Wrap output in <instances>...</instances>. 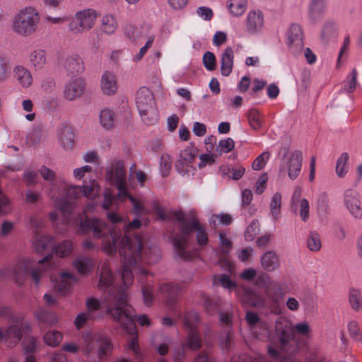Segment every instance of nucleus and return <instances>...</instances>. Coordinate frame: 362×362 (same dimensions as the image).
<instances>
[{"mask_svg":"<svg viewBox=\"0 0 362 362\" xmlns=\"http://www.w3.org/2000/svg\"><path fill=\"white\" fill-rule=\"evenodd\" d=\"M141 221L136 218L126 226L124 231L117 232L104 221L98 218L86 219L80 222V230L83 233L93 232L95 238H102V250L112 255L118 249L123 256V268L121 278L123 285L127 288L133 283L134 273L138 275L141 284L142 299L144 305L150 307L154 300V284L150 277L151 274L145 269V264L157 262L161 257L159 248L152 243L143 245L142 238L134 235L132 230L141 227Z\"/></svg>","mask_w":362,"mask_h":362,"instance_id":"obj_1","label":"nucleus"},{"mask_svg":"<svg viewBox=\"0 0 362 362\" xmlns=\"http://www.w3.org/2000/svg\"><path fill=\"white\" fill-rule=\"evenodd\" d=\"M124 287V286H119L115 283L108 262H103L100 269L98 288L106 293L105 303L107 313L132 337L128 343V349L135 354H139L140 350L136 338V313L134 308L127 302Z\"/></svg>","mask_w":362,"mask_h":362,"instance_id":"obj_2","label":"nucleus"},{"mask_svg":"<svg viewBox=\"0 0 362 362\" xmlns=\"http://www.w3.org/2000/svg\"><path fill=\"white\" fill-rule=\"evenodd\" d=\"M175 218L179 233L172 239L175 255L180 259L192 260L197 255L196 251L189 249V240L192 232H195L197 243L201 247L207 245L208 233L205 227L193 216L187 218L184 213L177 212L175 214Z\"/></svg>","mask_w":362,"mask_h":362,"instance_id":"obj_3","label":"nucleus"},{"mask_svg":"<svg viewBox=\"0 0 362 362\" xmlns=\"http://www.w3.org/2000/svg\"><path fill=\"white\" fill-rule=\"evenodd\" d=\"M100 185L95 180H92L90 185L76 186L67 183L65 180H61L55 192V185L52 183L47 190V194L53 202L54 206L62 212L66 217L74 207V200L81 194L86 197L93 199L100 193Z\"/></svg>","mask_w":362,"mask_h":362,"instance_id":"obj_4","label":"nucleus"},{"mask_svg":"<svg viewBox=\"0 0 362 362\" xmlns=\"http://www.w3.org/2000/svg\"><path fill=\"white\" fill-rule=\"evenodd\" d=\"M106 180L115 185L117 189V199L124 201L129 199L133 206L134 212L137 216L149 214L151 211L146 206L147 200L143 197L136 198L127 192L126 171L122 160L113 161L106 171Z\"/></svg>","mask_w":362,"mask_h":362,"instance_id":"obj_5","label":"nucleus"},{"mask_svg":"<svg viewBox=\"0 0 362 362\" xmlns=\"http://www.w3.org/2000/svg\"><path fill=\"white\" fill-rule=\"evenodd\" d=\"M275 338L273 343L277 344L279 349L286 352H294L298 349L296 334L307 337L311 332L307 322L293 325L291 321L284 317L278 318L275 322Z\"/></svg>","mask_w":362,"mask_h":362,"instance_id":"obj_6","label":"nucleus"},{"mask_svg":"<svg viewBox=\"0 0 362 362\" xmlns=\"http://www.w3.org/2000/svg\"><path fill=\"white\" fill-rule=\"evenodd\" d=\"M52 257V255H48L39 260L37 264L34 260L21 259L12 269L11 276L19 285L22 284L27 277L30 276L35 286H37L42 279L49 275V271L53 268V266L47 264Z\"/></svg>","mask_w":362,"mask_h":362,"instance_id":"obj_7","label":"nucleus"},{"mask_svg":"<svg viewBox=\"0 0 362 362\" xmlns=\"http://www.w3.org/2000/svg\"><path fill=\"white\" fill-rule=\"evenodd\" d=\"M40 21V13L35 8L24 6L14 14L11 28L18 35L30 36L37 30Z\"/></svg>","mask_w":362,"mask_h":362,"instance_id":"obj_8","label":"nucleus"},{"mask_svg":"<svg viewBox=\"0 0 362 362\" xmlns=\"http://www.w3.org/2000/svg\"><path fill=\"white\" fill-rule=\"evenodd\" d=\"M81 338V351L87 358L95 354L99 358L103 359L110 354L112 345L105 334L88 331L83 333Z\"/></svg>","mask_w":362,"mask_h":362,"instance_id":"obj_9","label":"nucleus"},{"mask_svg":"<svg viewBox=\"0 0 362 362\" xmlns=\"http://www.w3.org/2000/svg\"><path fill=\"white\" fill-rule=\"evenodd\" d=\"M136 104L144 122L151 125L158 121V114L156 108L154 97L148 88L142 87L137 90Z\"/></svg>","mask_w":362,"mask_h":362,"instance_id":"obj_10","label":"nucleus"},{"mask_svg":"<svg viewBox=\"0 0 362 362\" xmlns=\"http://www.w3.org/2000/svg\"><path fill=\"white\" fill-rule=\"evenodd\" d=\"M280 153H283V157L279 165V173L281 175L287 173L291 180L296 179L302 168V152L296 150L289 153V147L286 145L281 148Z\"/></svg>","mask_w":362,"mask_h":362,"instance_id":"obj_11","label":"nucleus"},{"mask_svg":"<svg viewBox=\"0 0 362 362\" xmlns=\"http://www.w3.org/2000/svg\"><path fill=\"white\" fill-rule=\"evenodd\" d=\"M183 325L187 332L186 341L184 343L187 347L192 351H196L201 348L202 341L197 326L199 323V317L194 311H188L185 313L183 317Z\"/></svg>","mask_w":362,"mask_h":362,"instance_id":"obj_12","label":"nucleus"},{"mask_svg":"<svg viewBox=\"0 0 362 362\" xmlns=\"http://www.w3.org/2000/svg\"><path fill=\"white\" fill-rule=\"evenodd\" d=\"M97 15L96 11L91 8L78 11L69 22V30L73 33L79 34L90 30L95 23Z\"/></svg>","mask_w":362,"mask_h":362,"instance_id":"obj_13","label":"nucleus"},{"mask_svg":"<svg viewBox=\"0 0 362 362\" xmlns=\"http://www.w3.org/2000/svg\"><path fill=\"white\" fill-rule=\"evenodd\" d=\"M249 333L255 339L269 341L270 343V345L268 346L269 355L274 358L279 357V352L278 349H279V346L277 344L273 343L272 339L275 338V334L274 336L271 335L270 326L267 321L263 322L255 327V328L251 329Z\"/></svg>","mask_w":362,"mask_h":362,"instance_id":"obj_14","label":"nucleus"},{"mask_svg":"<svg viewBox=\"0 0 362 362\" xmlns=\"http://www.w3.org/2000/svg\"><path fill=\"white\" fill-rule=\"evenodd\" d=\"M24 322L21 317H12V324L6 329L0 328V341H4L8 346H13L21 339Z\"/></svg>","mask_w":362,"mask_h":362,"instance_id":"obj_15","label":"nucleus"},{"mask_svg":"<svg viewBox=\"0 0 362 362\" xmlns=\"http://www.w3.org/2000/svg\"><path fill=\"white\" fill-rule=\"evenodd\" d=\"M343 204L354 219H362V201L358 191L353 189L345 190L343 194Z\"/></svg>","mask_w":362,"mask_h":362,"instance_id":"obj_16","label":"nucleus"},{"mask_svg":"<svg viewBox=\"0 0 362 362\" xmlns=\"http://www.w3.org/2000/svg\"><path fill=\"white\" fill-rule=\"evenodd\" d=\"M196 157V151L192 148H186L180 151V158L176 163L177 172L186 177H191L194 174L196 168L193 162Z\"/></svg>","mask_w":362,"mask_h":362,"instance_id":"obj_17","label":"nucleus"},{"mask_svg":"<svg viewBox=\"0 0 362 362\" xmlns=\"http://www.w3.org/2000/svg\"><path fill=\"white\" fill-rule=\"evenodd\" d=\"M180 289L177 284L165 282L159 284L157 293L163 298L166 307L174 310L175 305L179 299Z\"/></svg>","mask_w":362,"mask_h":362,"instance_id":"obj_18","label":"nucleus"},{"mask_svg":"<svg viewBox=\"0 0 362 362\" xmlns=\"http://www.w3.org/2000/svg\"><path fill=\"white\" fill-rule=\"evenodd\" d=\"M303 31L301 26L297 23H292L286 33V45L290 51L296 54L303 47Z\"/></svg>","mask_w":362,"mask_h":362,"instance_id":"obj_19","label":"nucleus"},{"mask_svg":"<svg viewBox=\"0 0 362 362\" xmlns=\"http://www.w3.org/2000/svg\"><path fill=\"white\" fill-rule=\"evenodd\" d=\"M236 295L244 307L262 308L265 305L264 298L250 288H239Z\"/></svg>","mask_w":362,"mask_h":362,"instance_id":"obj_20","label":"nucleus"},{"mask_svg":"<svg viewBox=\"0 0 362 362\" xmlns=\"http://www.w3.org/2000/svg\"><path fill=\"white\" fill-rule=\"evenodd\" d=\"M85 87V82L81 78H71L64 86V96L69 101L75 100L83 95Z\"/></svg>","mask_w":362,"mask_h":362,"instance_id":"obj_21","label":"nucleus"},{"mask_svg":"<svg viewBox=\"0 0 362 362\" xmlns=\"http://www.w3.org/2000/svg\"><path fill=\"white\" fill-rule=\"evenodd\" d=\"M264 26V16L260 11H250L245 19V30L250 35L262 32Z\"/></svg>","mask_w":362,"mask_h":362,"instance_id":"obj_22","label":"nucleus"},{"mask_svg":"<svg viewBox=\"0 0 362 362\" xmlns=\"http://www.w3.org/2000/svg\"><path fill=\"white\" fill-rule=\"evenodd\" d=\"M57 138L61 146L66 151L72 149L74 145V134L71 127L62 124L57 130Z\"/></svg>","mask_w":362,"mask_h":362,"instance_id":"obj_23","label":"nucleus"},{"mask_svg":"<svg viewBox=\"0 0 362 362\" xmlns=\"http://www.w3.org/2000/svg\"><path fill=\"white\" fill-rule=\"evenodd\" d=\"M78 278L69 272H62L54 285V289L58 291L61 295H64L68 293L74 282H76Z\"/></svg>","mask_w":362,"mask_h":362,"instance_id":"obj_24","label":"nucleus"},{"mask_svg":"<svg viewBox=\"0 0 362 362\" xmlns=\"http://www.w3.org/2000/svg\"><path fill=\"white\" fill-rule=\"evenodd\" d=\"M339 34V28L333 20H327L322 25L320 40L324 44L335 41Z\"/></svg>","mask_w":362,"mask_h":362,"instance_id":"obj_25","label":"nucleus"},{"mask_svg":"<svg viewBox=\"0 0 362 362\" xmlns=\"http://www.w3.org/2000/svg\"><path fill=\"white\" fill-rule=\"evenodd\" d=\"M64 68L68 74L76 76L83 71V62L80 56L72 54L66 58L64 62Z\"/></svg>","mask_w":362,"mask_h":362,"instance_id":"obj_26","label":"nucleus"},{"mask_svg":"<svg viewBox=\"0 0 362 362\" xmlns=\"http://www.w3.org/2000/svg\"><path fill=\"white\" fill-rule=\"evenodd\" d=\"M100 86L104 94H114L117 89L116 76L115 74L110 71H105L101 76Z\"/></svg>","mask_w":362,"mask_h":362,"instance_id":"obj_27","label":"nucleus"},{"mask_svg":"<svg viewBox=\"0 0 362 362\" xmlns=\"http://www.w3.org/2000/svg\"><path fill=\"white\" fill-rule=\"evenodd\" d=\"M260 264L267 272L276 271L280 266L279 256L274 251H267L260 257Z\"/></svg>","mask_w":362,"mask_h":362,"instance_id":"obj_28","label":"nucleus"},{"mask_svg":"<svg viewBox=\"0 0 362 362\" xmlns=\"http://www.w3.org/2000/svg\"><path fill=\"white\" fill-rule=\"evenodd\" d=\"M233 50L232 47H226L221 55V72L224 76H228L232 72L233 67Z\"/></svg>","mask_w":362,"mask_h":362,"instance_id":"obj_29","label":"nucleus"},{"mask_svg":"<svg viewBox=\"0 0 362 362\" xmlns=\"http://www.w3.org/2000/svg\"><path fill=\"white\" fill-rule=\"evenodd\" d=\"M325 0H311L309 6V19L317 23L323 16L325 11Z\"/></svg>","mask_w":362,"mask_h":362,"instance_id":"obj_30","label":"nucleus"},{"mask_svg":"<svg viewBox=\"0 0 362 362\" xmlns=\"http://www.w3.org/2000/svg\"><path fill=\"white\" fill-rule=\"evenodd\" d=\"M73 265L79 274L86 276L92 272L95 262L90 257L79 256L74 261Z\"/></svg>","mask_w":362,"mask_h":362,"instance_id":"obj_31","label":"nucleus"},{"mask_svg":"<svg viewBox=\"0 0 362 362\" xmlns=\"http://www.w3.org/2000/svg\"><path fill=\"white\" fill-rule=\"evenodd\" d=\"M29 61L31 66L35 69H43L47 63V56L45 50L40 48L34 49L30 54Z\"/></svg>","mask_w":362,"mask_h":362,"instance_id":"obj_32","label":"nucleus"},{"mask_svg":"<svg viewBox=\"0 0 362 362\" xmlns=\"http://www.w3.org/2000/svg\"><path fill=\"white\" fill-rule=\"evenodd\" d=\"M264 291L265 295L274 303H277L285 293L281 284L272 279L264 288Z\"/></svg>","mask_w":362,"mask_h":362,"instance_id":"obj_33","label":"nucleus"},{"mask_svg":"<svg viewBox=\"0 0 362 362\" xmlns=\"http://www.w3.org/2000/svg\"><path fill=\"white\" fill-rule=\"evenodd\" d=\"M13 76L21 86L24 88H28L33 81V77L30 71L21 65L14 67Z\"/></svg>","mask_w":362,"mask_h":362,"instance_id":"obj_34","label":"nucleus"},{"mask_svg":"<svg viewBox=\"0 0 362 362\" xmlns=\"http://www.w3.org/2000/svg\"><path fill=\"white\" fill-rule=\"evenodd\" d=\"M349 303L351 309L356 312L362 310V291L359 288L351 287L348 293Z\"/></svg>","mask_w":362,"mask_h":362,"instance_id":"obj_35","label":"nucleus"},{"mask_svg":"<svg viewBox=\"0 0 362 362\" xmlns=\"http://www.w3.org/2000/svg\"><path fill=\"white\" fill-rule=\"evenodd\" d=\"M281 194L276 192L272 197L269 204V215L274 221H277L281 217Z\"/></svg>","mask_w":362,"mask_h":362,"instance_id":"obj_36","label":"nucleus"},{"mask_svg":"<svg viewBox=\"0 0 362 362\" xmlns=\"http://www.w3.org/2000/svg\"><path fill=\"white\" fill-rule=\"evenodd\" d=\"M117 28V23L114 16L107 14L102 17L100 29L107 35L113 34Z\"/></svg>","mask_w":362,"mask_h":362,"instance_id":"obj_37","label":"nucleus"},{"mask_svg":"<svg viewBox=\"0 0 362 362\" xmlns=\"http://www.w3.org/2000/svg\"><path fill=\"white\" fill-rule=\"evenodd\" d=\"M247 4V0H228L227 7L233 16H240L245 13Z\"/></svg>","mask_w":362,"mask_h":362,"instance_id":"obj_38","label":"nucleus"},{"mask_svg":"<svg viewBox=\"0 0 362 362\" xmlns=\"http://www.w3.org/2000/svg\"><path fill=\"white\" fill-rule=\"evenodd\" d=\"M115 122V115L112 110L103 109L100 113V123L105 129H112Z\"/></svg>","mask_w":362,"mask_h":362,"instance_id":"obj_39","label":"nucleus"},{"mask_svg":"<svg viewBox=\"0 0 362 362\" xmlns=\"http://www.w3.org/2000/svg\"><path fill=\"white\" fill-rule=\"evenodd\" d=\"M37 320L47 325H54L58 322L55 313L40 308L35 314Z\"/></svg>","mask_w":362,"mask_h":362,"instance_id":"obj_40","label":"nucleus"},{"mask_svg":"<svg viewBox=\"0 0 362 362\" xmlns=\"http://www.w3.org/2000/svg\"><path fill=\"white\" fill-rule=\"evenodd\" d=\"M204 301L203 306L205 310L210 315H214L218 309L221 304V299L218 298H210L205 293L201 294Z\"/></svg>","mask_w":362,"mask_h":362,"instance_id":"obj_41","label":"nucleus"},{"mask_svg":"<svg viewBox=\"0 0 362 362\" xmlns=\"http://www.w3.org/2000/svg\"><path fill=\"white\" fill-rule=\"evenodd\" d=\"M219 240L220 244L217 252L219 253L221 258L225 259L230 252L232 242L227 238L226 233L223 232L219 233Z\"/></svg>","mask_w":362,"mask_h":362,"instance_id":"obj_42","label":"nucleus"},{"mask_svg":"<svg viewBox=\"0 0 362 362\" xmlns=\"http://www.w3.org/2000/svg\"><path fill=\"white\" fill-rule=\"evenodd\" d=\"M349 159V156L346 152L342 153L338 158L336 164V173L338 177H344L348 173L349 167L347 162Z\"/></svg>","mask_w":362,"mask_h":362,"instance_id":"obj_43","label":"nucleus"},{"mask_svg":"<svg viewBox=\"0 0 362 362\" xmlns=\"http://www.w3.org/2000/svg\"><path fill=\"white\" fill-rule=\"evenodd\" d=\"M52 242V238L51 237L36 234L33 243L34 248L37 252L41 253L51 245Z\"/></svg>","mask_w":362,"mask_h":362,"instance_id":"obj_44","label":"nucleus"},{"mask_svg":"<svg viewBox=\"0 0 362 362\" xmlns=\"http://www.w3.org/2000/svg\"><path fill=\"white\" fill-rule=\"evenodd\" d=\"M358 72L356 69H353L351 72L348 74L345 81L343 82V88L349 93H353L358 84L357 82Z\"/></svg>","mask_w":362,"mask_h":362,"instance_id":"obj_45","label":"nucleus"},{"mask_svg":"<svg viewBox=\"0 0 362 362\" xmlns=\"http://www.w3.org/2000/svg\"><path fill=\"white\" fill-rule=\"evenodd\" d=\"M62 334L57 330L46 332L43 336L44 341L49 346H57L62 341Z\"/></svg>","mask_w":362,"mask_h":362,"instance_id":"obj_46","label":"nucleus"},{"mask_svg":"<svg viewBox=\"0 0 362 362\" xmlns=\"http://www.w3.org/2000/svg\"><path fill=\"white\" fill-rule=\"evenodd\" d=\"M159 337H162V335L158 334L155 337L154 341H153V346L160 356H165L168 353L169 346L171 341L169 337L165 336L163 337V340L161 343H158L157 341Z\"/></svg>","mask_w":362,"mask_h":362,"instance_id":"obj_47","label":"nucleus"},{"mask_svg":"<svg viewBox=\"0 0 362 362\" xmlns=\"http://www.w3.org/2000/svg\"><path fill=\"white\" fill-rule=\"evenodd\" d=\"M307 247L312 252H317L321 249V240L317 232L311 231L309 233L307 238Z\"/></svg>","mask_w":362,"mask_h":362,"instance_id":"obj_48","label":"nucleus"},{"mask_svg":"<svg viewBox=\"0 0 362 362\" xmlns=\"http://www.w3.org/2000/svg\"><path fill=\"white\" fill-rule=\"evenodd\" d=\"M87 307V313L93 319H96L100 317L98 315V311L100 309V302L94 298H90L86 300V303Z\"/></svg>","mask_w":362,"mask_h":362,"instance_id":"obj_49","label":"nucleus"},{"mask_svg":"<svg viewBox=\"0 0 362 362\" xmlns=\"http://www.w3.org/2000/svg\"><path fill=\"white\" fill-rule=\"evenodd\" d=\"M295 211H298L300 219L303 222H306L310 217V204L308 199L303 198L298 202L297 207H293Z\"/></svg>","mask_w":362,"mask_h":362,"instance_id":"obj_50","label":"nucleus"},{"mask_svg":"<svg viewBox=\"0 0 362 362\" xmlns=\"http://www.w3.org/2000/svg\"><path fill=\"white\" fill-rule=\"evenodd\" d=\"M247 119L252 129L257 130L262 127V115L258 110L255 109L249 110Z\"/></svg>","mask_w":362,"mask_h":362,"instance_id":"obj_51","label":"nucleus"},{"mask_svg":"<svg viewBox=\"0 0 362 362\" xmlns=\"http://www.w3.org/2000/svg\"><path fill=\"white\" fill-rule=\"evenodd\" d=\"M231 222V216L226 214L213 215L209 220L210 226L214 228H216L218 224L228 226Z\"/></svg>","mask_w":362,"mask_h":362,"instance_id":"obj_52","label":"nucleus"},{"mask_svg":"<svg viewBox=\"0 0 362 362\" xmlns=\"http://www.w3.org/2000/svg\"><path fill=\"white\" fill-rule=\"evenodd\" d=\"M39 173L45 181L49 182L47 189L50 187L52 183H53L55 185V191L57 189L59 183L54 181L56 177V173L54 170L47 168L46 166L42 165L39 169Z\"/></svg>","mask_w":362,"mask_h":362,"instance_id":"obj_53","label":"nucleus"},{"mask_svg":"<svg viewBox=\"0 0 362 362\" xmlns=\"http://www.w3.org/2000/svg\"><path fill=\"white\" fill-rule=\"evenodd\" d=\"M245 321L250 332L265 320H262L257 313L247 311L245 314Z\"/></svg>","mask_w":362,"mask_h":362,"instance_id":"obj_54","label":"nucleus"},{"mask_svg":"<svg viewBox=\"0 0 362 362\" xmlns=\"http://www.w3.org/2000/svg\"><path fill=\"white\" fill-rule=\"evenodd\" d=\"M233 332L232 329H224L219 339L221 346L223 350L228 351L231 348L233 343Z\"/></svg>","mask_w":362,"mask_h":362,"instance_id":"obj_55","label":"nucleus"},{"mask_svg":"<svg viewBox=\"0 0 362 362\" xmlns=\"http://www.w3.org/2000/svg\"><path fill=\"white\" fill-rule=\"evenodd\" d=\"M11 68L9 59L0 54V82L6 81L9 77Z\"/></svg>","mask_w":362,"mask_h":362,"instance_id":"obj_56","label":"nucleus"},{"mask_svg":"<svg viewBox=\"0 0 362 362\" xmlns=\"http://www.w3.org/2000/svg\"><path fill=\"white\" fill-rule=\"evenodd\" d=\"M171 167V157L167 153L162 154L160 160V171L163 177H166L169 175Z\"/></svg>","mask_w":362,"mask_h":362,"instance_id":"obj_57","label":"nucleus"},{"mask_svg":"<svg viewBox=\"0 0 362 362\" xmlns=\"http://www.w3.org/2000/svg\"><path fill=\"white\" fill-rule=\"evenodd\" d=\"M72 249L73 244L70 240H64L54 248L56 254L60 257L68 256Z\"/></svg>","mask_w":362,"mask_h":362,"instance_id":"obj_58","label":"nucleus"},{"mask_svg":"<svg viewBox=\"0 0 362 362\" xmlns=\"http://www.w3.org/2000/svg\"><path fill=\"white\" fill-rule=\"evenodd\" d=\"M23 199L25 203L34 205L42 199V194L40 192L30 189L25 192Z\"/></svg>","mask_w":362,"mask_h":362,"instance_id":"obj_59","label":"nucleus"},{"mask_svg":"<svg viewBox=\"0 0 362 362\" xmlns=\"http://www.w3.org/2000/svg\"><path fill=\"white\" fill-rule=\"evenodd\" d=\"M235 146L234 141L231 138L220 140L216 147V151L220 154L231 151Z\"/></svg>","mask_w":362,"mask_h":362,"instance_id":"obj_60","label":"nucleus"},{"mask_svg":"<svg viewBox=\"0 0 362 362\" xmlns=\"http://www.w3.org/2000/svg\"><path fill=\"white\" fill-rule=\"evenodd\" d=\"M269 158V153L268 152H264L259 155L252 163V169L255 170H262L265 166Z\"/></svg>","mask_w":362,"mask_h":362,"instance_id":"obj_61","label":"nucleus"},{"mask_svg":"<svg viewBox=\"0 0 362 362\" xmlns=\"http://www.w3.org/2000/svg\"><path fill=\"white\" fill-rule=\"evenodd\" d=\"M203 64L208 71L216 69V57L211 52H206L203 56Z\"/></svg>","mask_w":362,"mask_h":362,"instance_id":"obj_62","label":"nucleus"},{"mask_svg":"<svg viewBox=\"0 0 362 362\" xmlns=\"http://www.w3.org/2000/svg\"><path fill=\"white\" fill-rule=\"evenodd\" d=\"M348 329L351 337L354 339L361 341L362 334L360 331L358 323L356 321H351L348 325Z\"/></svg>","mask_w":362,"mask_h":362,"instance_id":"obj_63","label":"nucleus"},{"mask_svg":"<svg viewBox=\"0 0 362 362\" xmlns=\"http://www.w3.org/2000/svg\"><path fill=\"white\" fill-rule=\"evenodd\" d=\"M197 15L204 21H210L214 16L211 8L206 6H199L196 10Z\"/></svg>","mask_w":362,"mask_h":362,"instance_id":"obj_64","label":"nucleus"}]
</instances>
